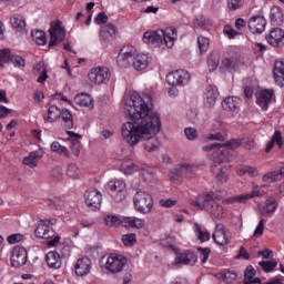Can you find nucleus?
I'll return each mask as SVG.
<instances>
[{
	"label": "nucleus",
	"mask_w": 284,
	"mask_h": 284,
	"mask_svg": "<svg viewBox=\"0 0 284 284\" xmlns=\"http://www.w3.org/2000/svg\"><path fill=\"white\" fill-rule=\"evenodd\" d=\"M124 112L132 122H125L121 126L123 141L134 148L141 141H145L146 152H156L161 142L156 134L161 132V115L152 111V97L132 92L124 98Z\"/></svg>",
	"instance_id": "obj_1"
},
{
	"label": "nucleus",
	"mask_w": 284,
	"mask_h": 284,
	"mask_svg": "<svg viewBox=\"0 0 284 284\" xmlns=\"http://www.w3.org/2000/svg\"><path fill=\"white\" fill-rule=\"evenodd\" d=\"M179 37V31L175 28H166L165 30L146 31L143 36V42L153 48H173L174 42Z\"/></svg>",
	"instance_id": "obj_2"
},
{
	"label": "nucleus",
	"mask_w": 284,
	"mask_h": 284,
	"mask_svg": "<svg viewBox=\"0 0 284 284\" xmlns=\"http://www.w3.org/2000/svg\"><path fill=\"white\" fill-rule=\"evenodd\" d=\"M221 196L214 192H210L206 194H201L196 200L191 201V205L199 207L200 210H205L213 216V219H223L225 212L223 211V206L219 205L216 201H219Z\"/></svg>",
	"instance_id": "obj_3"
},
{
	"label": "nucleus",
	"mask_w": 284,
	"mask_h": 284,
	"mask_svg": "<svg viewBox=\"0 0 284 284\" xmlns=\"http://www.w3.org/2000/svg\"><path fill=\"white\" fill-rule=\"evenodd\" d=\"M203 152H212L211 159L215 165H221V163H226L232 156V150H230L225 144L212 143L202 148Z\"/></svg>",
	"instance_id": "obj_4"
},
{
	"label": "nucleus",
	"mask_w": 284,
	"mask_h": 284,
	"mask_svg": "<svg viewBox=\"0 0 284 284\" xmlns=\"http://www.w3.org/2000/svg\"><path fill=\"white\" fill-rule=\"evenodd\" d=\"M133 205L140 214H150L154 207L152 195L145 191H136L133 196Z\"/></svg>",
	"instance_id": "obj_5"
},
{
	"label": "nucleus",
	"mask_w": 284,
	"mask_h": 284,
	"mask_svg": "<svg viewBox=\"0 0 284 284\" xmlns=\"http://www.w3.org/2000/svg\"><path fill=\"white\" fill-rule=\"evenodd\" d=\"M196 172H199V165L196 164H190V163H182L173 171L170 172V179L171 181H176V179H194L196 175Z\"/></svg>",
	"instance_id": "obj_6"
},
{
	"label": "nucleus",
	"mask_w": 284,
	"mask_h": 284,
	"mask_svg": "<svg viewBox=\"0 0 284 284\" xmlns=\"http://www.w3.org/2000/svg\"><path fill=\"white\" fill-rule=\"evenodd\" d=\"M128 265V258L121 254L111 253L108 255L106 261L104 263L105 270L111 272V274H119V272H123V267Z\"/></svg>",
	"instance_id": "obj_7"
},
{
	"label": "nucleus",
	"mask_w": 284,
	"mask_h": 284,
	"mask_svg": "<svg viewBox=\"0 0 284 284\" xmlns=\"http://www.w3.org/2000/svg\"><path fill=\"white\" fill-rule=\"evenodd\" d=\"M191 80L192 75L190 72L183 69L172 71L166 75V83L169 85H178V88H185Z\"/></svg>",
	"instance_id": "obj_8"
},
{
	"label": "nucleus",
	"mask_w": 284,
	"mask_h": 284,
	"mask_svg": "<svg viewBox=\"0 0 284 284\" xmlns=\"http://www.w3.org/2000/svg\"><path fill=\"white\" fill-rule=\"evenodd\" d=\"M106 189L114 199L115 203L125 201V182H123V180H112L108 182Z\"/></svg>",
	"instance_id": "obj_9"
},
{
	"label": "nucleus",
	"mask_w": 284,
	"mask_h": 284,
	"mask_svg": "<svg viewBox=\"0 0 284 284\" xmlns=\"http://www.w3.org/2000/svg\"><path fill=\"white\" fill-rule=\"evenodd\" d=\"M89 81L91 83H95V85H103V83H108L110 81V69L106 67H98L90 70Z\"/></svg>",
	"instance_id": "obj_10"
},
{
	"label": "nucleus",
	"mask_w": 284,
	"mask_h": 284,
	"mask_svg": "<svg viewBox=\"0 0 284 284\" xmlns=\"http://www.w3.org/2000/svg\"><path fill=\"white\" fill-rule=\"evenodd\" d=\"M50 33V42L49 48H54V45H59L61 41L65 39V29L61 27V22H51V27L49 29Z\"/></svg>",
	"instance_id": "obj_11"
},
{
	"label": "nucleus",
	"mask_w": 284,
	"mask_h": 284,
	"mask_svg": "<svg viewBox=\"0 0 284 284\" xmlns=\"http://www.w3.org/2000/svg\"><path fill=\"white\" fill-rule=\"evenodd\" d=\"M50 225H57V220H44L42 221L34 231L38 239H53L54 229Z\"/></svg>",
	"instance_id": "obj_12"
},
{
	"label": "nucleus",
	"mask_w": 284,
	"mask_h": 284,
	"mask_svg": "<svg viewBox=\"0 0 284 284\" xmlns=\"http://www.w3.org/2000/svg\"><path fill=\"white\" fill-rule=\"evenodd\" d=\"M247 26L252 34H263V32H265V28H267V20L261 14L252 16Z\"/></svg>",
	"instance_id": "obj_13"
},
{
	"label": "nucleus",
	"mask_w": 284,
	"mask_h": 284,
	"mask_svg": "<svg viewBox=\"0 0 284 284\" xmlns=\"http://www.w3.org/2000/svg\"><path fill=\"white\" fill-rule=\"evenodd\" d=\"M273 99H274L273 89H264L256 93V103L260 108H262L263 112H266Z\"/></svg>",
	"instance_id": "obj_14"
},
{
	"label": "nucleus",
	"mask_w": 284,
	"mask_h": 284,
	"mask_svg": "<svg viewBox=\"0 0 284 284\" xmlns=\"http://www.w3.org/2000/svg\"><path fill=\"white\" fill-rule=\"evenodd\" d=\"M28 263V251L26 247L16 246L11 255V265L13 267H21Z\"/></svg>",
	"instance_id": "obj_15"
},
{
	"label": "nucleus",
	"mask_w": 284,
	"mask_h": 284,
	"mask_svg": "<svg viewBox=\"0 0 284 284\" xmlns=\"http://www.w3.org/2000/svg\"><path fill=\"white\" fill-rule=\"evenodd\" d=\"M84 199L88 207H91L92 210H99V207H101L102 195L98 190H88L84 194Z\"/></svg>",
	"instance_id": "obj_16"
},
{
	"label": "nucleus",
	"mask_w": 284,
	"mask_h": 284,
	"mask_svg": "<svg viewBox=\"0 0 284 284\" xmlns=\"http://www.w3.org/2000/svg\"><path fill=\"white\" fill-rule=\"evenodd\" d=\"M216 99H219V88L215 85H209L203 93V103L206 108H214L216 105Z\"/></svg>",
	"instance_id": "obj_17"
},
{
	"label": "nucleus",
	"mask_w": 284,
	"mask_h": 284,
	"mask_svg": "<svg viewBox=\"0 0 284 284\" xmlns=\"http://www.w3.org/2000/svg\"><path fill=\"white\" fill-rule=\"evenodd\" d=\"M266 41L273 48H281L284 45V31L281 28H274L266 34Z\"/></svg>",
	"instance_id": "obj_18"
},
{
	"label": "nucleus",
	"mask_w": 284,
	"mask_h": 284,
	"mask_svg": "<svg viewBox=\"0 0 284 284\" xmlns=\"http://www.w3.org/2000/svg\"><path fill=\"white\" fill-rule=\"evenodd\" d=\"M196 261V254L189 251L186 253L179 254L171 265H173V267H181V265H194Z\"/></svg>",
	"instance_id": "obj_19"
},
{
	"label": "nucleus",
	"mask_w": 284,
	"mask_h": 284,
	"mask_svg": "<svg viewBox=\"0 0 284 284\" xmlns=\"http://www.w3.org/2000/svg\"><path fill=\"white\" fill-rule=\"evenodd\" d=\"M134 61V49L132 48H124L121 49L119 55H118V65L120 68H128L130 63Z\"/></svg>",
	"instance_id": "obj_20"
},
{
	"label": "nucleus",
	"mask_w": 284,
	"mask_h": 284,
	"mask_svg": "<svg viewBox=\"0 0 284 284\" xmlns=\"http://www.w3.org/2000/svg\"><path fill=\"white\" fill-rule=\"evenodd\" d=\"M152 61V55L150 53H139L133 55V68L141 72V70H145L150 65Z\"/></svg>",
	"instance_id": "obj_21"
},
{
	"label": "nucleus",
	"mask_w": 284,
	"mask_h": 284,
	"mask_svg": "<svg viewBox=\"0 0 284 284\" xmlns=\"http://www.w3.org/2000/svg\"><path fill=\"white\" fill-rule=\"evenodd\" d=\"M74 270L77 276H88L92 270V261L89 257H81L77 261Z\"/></svg>",
	"instance_id": "obj_22"
},
{
	"label": "nucleus",
	"mask_w": 284,
	"mask_h": 284,
	"mask_svg": "<svg viewBox=\"0 0 284 284\" xmlns=\"http://www.w3.org/2000/svg\"><path fill=\"white\" fill-rule=\"evenodd\" d=\"M212 239L216 245H220L223 247V245H227L229 240L227 235L225 234V226L223 224H216L215 231L212 235Z\"/></svg>",
	"instance_id": "obj_23"
},
{
	"label": "nucleus",
	"mask_w": 284,
	"mask_h": 284,
	"mask_svg": "<svg viewBox=\"0 0 284 284\" xmlns=\"http://www.w3.org/2000/svg\"><path fill=\"white\" fill-rule=\"evenodd\" d=\"M43 149L39 148L38 150L31 152L29 156L23 159V164L28 165V168H37L39 165V161L43 159Z\"/></svg>",
	"instance_id": "obj_24"
},
{
	"label": "nucleus",
	"mask_w": 284,
	"mask_h": 284,
	"mask_svg": "<svg viewBox=\"0 0 284 284\" xmlns=\"http://www.w3.org/2000/svg\"><path fill=\"white\" fill-rule=\"evenodd\" d=\"M222 108L226 112H236L241 108V98L227 97L222 101Z\"/></svg>",
	"instance_id": "obj_25"
},
{
	"label": "nucleus",
	"mask_w": 284,
	"mask_h": 284,
	"mask_svg": "<svg viewBox=\"0 0 284 284\" xmlns=\"http://www.w3.org/2000/svg\"><path fill=\"white\" fill-rule=\"evenodd\" d=\"M122 226L126 227L128 230H130V227L141 230L145 227V220L134 216L123 217Z\"/></svg>",
	"instance_id": "obj_26"
},
{
	"label": "nucleus",
	"mask_w": 284,
	"mask_h": 284,
	"mask_svg": "<svg viewBox=\"0 0 284 284\" xmlns=\"http://www.w3.org/2000/svg\"><path fill=\"white\" fill-rule=\"evenodd\" d=\"M277 209L278 202H276V199H267L264 205L262 206L260 214L262 216H272V214H274V212H276Z\"/></svg>",
	"instance_id": "obj_27"
},
{
	"label": "nucleus",
	"mask_w": 284,
	"mask_h": 284,
	"mask_svg": "<svg viewBox=\"0 0 284 284\" xmlns=\"http://www.w3.org/2000/svg\"><path fill=\"white\" fill-rule=\"evenodd\" d=\"M273 74L275 79V83L277 85L283 87L284 85V61H275L274 68H273Z\"/></svg>",
	"instance_id": "obj_28"
},
{
	"label": "nucleus",
	"mask_w": 284,
	"mask_h": 284,
	"mask_svg": "<svg viewBox=\"0 0 284 284\" xmlns=\"http://www.w3.org/2000/svg\"><path fill=\"white\" fill-rule=\"evenodd\" d=\"M100 37L103 41H112L116 37V27L113 23H106L102 27Z\"/></svg>",
	"instance_id": "obj_29"
},
{
	"label": "nucleus",
	"mask_w": 284,
	"mask_h": 284,
	"mask_svg": "<svg viewBox=\"0 0 284 284\" xmlns=\"http://www.w3.org/2000/svg\"><path fill=\"white\" fill-rule=\"evenodd\" d=\"M214 276L215 278H217V281H224V283H227V284L234 283V281H236V278L239 277L236 272L230 271V270H223L216 273Z\"/></svg>",
	"instance_id": "obj_30"
},
{
	"label": "nucleus",
	"mask_w": 284,
	"mask_h": 284,
	"mask_svg": "<svg viewBox=\"0 0 284 284\" xmlns=\"http://www.w3.org/2000/svg\"><path fill=\"white\" fill-rule=\"evenodd\" d=\"M284 179V166H282L278 171H272L263 175L262 181L264 183H274L276 181H281Z\"/></svg>",
	"instance_id": "obj_31"
},
{
	"label": "nucleus",
	"mask_w": 284,
	"mask_h": 284,
	"mask_svg": "<svg viewBox=\"0 0 284 284\" xmlns=\"http://www.w3.org/2000/svg\"><path fill=\"white\" fill-rule=\"evenodd\" d=\"M47 263L52 270H59L61 267V255L54 251L49 252L47 254Z\"/></svg>",
	"instance_id": "obj_32"
},
{
	"label": "nucleus",
	"mask_w": 284,
	"mask_h": 284,
	"mask_svg": "<svg viewBox=\"0 0 284 284\" xmlns=\"http://www.w3.org/2000/svg\"><path fill=\"white\" fill-rule=\"evenodd\" d=\"M60 116L63 128H67V130H72L74 128V118L72 116V112H70V110H62Z\"/></svg>",
	"instance_id": "obj_33"
},
{
	"label": "nucleus",
	"mask_w": 284,
	"mask_h": 284,
	"mask_svg": "<svg viewBox=\"0 0 284 284\" xmlns=\"http://www.w3.org/2000/svg\"><path fill=\"white\" fill-rule=\"evenodd\" d=\"M212 172L215 174L219 183H227V166L213 165Z\"/></svg>",
	"instance_id": "obj_34"
},
{
	"label": "nucleus",
	"mask_w": 284,
	"mask_h": 284,
	"mask_svg": "<svg viewBox=\"0 0 284 284\" xmlns=\"http://www.w3.org/2000/svg\"><path fill=\"white\" fill-rule=\"evenodd\" d=\"M34 74H38V83H45L48 79V69L45 68V63L39 62L33 67Z\"/></svg>",
	"instance_id": "obj_35"
},
{
	"label": "nucleus",
	"mask_w": 284,
	"mask_h": 284,
	"mask_svg": "<svg viewBox=\"0 0 284 284\" xmlns=\"http://www.w3.org/2000/svg\"><path fill=\"white\" fill-rule=\"evenodd\" d=\"M271 22L273 26H283L284 14L280 7H273L271 9Z\"/></svg>",
	"instance_id": "obj_36"
},
{
	"label": "nucleus",
	"mask_w": 284,
	"mask_h": 284,
	"mask_svg": "<svg viewBox=\"0 0 284 284\" xmlns=\"http://www.w3.org/2000/svg\"><path fill=\"white\" fill-rule=\"evenodd\" d=\"M74 101L78 105H81L82 108H94V103L90 94L80 93L75 95Z\"/></svg>",
	"instance_id": "obj_37"
},
{
	"label": "nucleus",
	"mask_w": 284,
	"mask_h": 284,
	"mask_svg": "<svg viewBox=\"0 0 284 284\" xmlns=\"http://www.w3.org/2000/svg\"><path fill=\"white\" fill-rule=\"evenodd\" d=\"M10 23L14 30H18V32H21V30H26V19H23V16L14 14L10 19Z\"/></svg>",
	"instance_id": "obj_38"
},
{
	"label": "nucleus",
	"mask_w": 284,
	"mask_h": 284,
	"mask_svg": "<svg viewBox=\"0 0 284 284\" xmlns=\"http://www.w3.org/2000/svg\"><path fill=\"white\" fill-rule=\"evenodd\" d=\"M274 143L278 145V148H283V138L281 136V131H275L274 135L272 136V141L268 142L265 152H272L274 148Z\"/></svg>",
	"instance_id": "obj_39"
},
{
	"label": "nucleus",
	"mask_w": 284,
	"mask_h": 284,
	"mask_svg": "<svg viewBox=\"0 0 284 284\" xmlns=\"http://www.w3.org/2000/svg\"><path fill=\"white\" fill-rule=\"evenodd\" d=\"M140 174L146 183H154V181H156V174L152 169L141 168Z\"/></svg>",
	"instance_id": "obj_40"
},
{
	"label": "nucleus",
	"mask_w": 284,
	"mask_h": 284,
	"mask_svg": "<svg viewBox=\"0 0 284 284\" xmlns=\"http://www.w3.org/2000/svg\"><path fill=\"white\" fill-rule=\"evenodd\" d=\"M50 150L51 152H57V154H61L62 156H70L68 148L61 145L58 141L51 143Z\"/></svg>",
	"instance_id": "obj_41"
},
{
	"label": "nucleus",
	"mask_w": 284,
	"mask_h": 284,
	"mask_svg": "<svg viewBox=\"0 0 284 284\" xmlns=\"http://www.w3.org/2000/svg\"><path fill=\"white\" fill-rule=\"evenodd\" d=\"M252 199L251 193H243L233 197H229L225 200V203L232 204V203H247Z\"/></svg>",
	"instance_id": "obj_42"
},
{
	"label": "nucleus",
	"mask_w": 284,
	"mask_h": 284,
	"mask_svg": "<svg viewBox=\"0 0 284 284\" xmlns=\"http://www.w3.org/2000/svg\"><path fill=\"white\" fill-rule=\"evenodd\" d=\"M139 166L134 165V162L132 160L124 161L121 165V172L124 174H134V172L139 171Z\"/></svg>",
	"instance_id": "obj_43"
},
{
	"label": "nucleus",
	"mask_w": 284,
	"mask_h": 284,
	"mask_svg": "<svg viewBox=\"0 0 284 284\" xmlns=\"http://www.w3.org/2000/svg\"><path fill=\"white\" fill-rule=\"evenodd\" d=\"M194 28H200L201 30H210L212 28V21L205 19L204 17L196 18L193 23Z\"/></svg>",
	"instance_id": "obj_44"
},
{
	"label": "nucleus",
	"mask_w": 284,
	"mask_h": 284,
	"mask_svg": "<svg viewBox=\"0 0 284 284\" xmlns=\"http://www.w3.org/2000/svg\"><path fill=\"white\" fill-rule=\"evenodd\" d=\"M220 62H221V55H219V53L216 52L211 53V55L207 59V65H209L210 72H214V70L219 68Z\"/></svg>",
	"instance_id": "obj_45"
},
{
	"label": "nucleus",
	"mask_w": 284,
	"mask_h": 284,
	"mask_svg": "<svg viewBox=\"0 0 284 284\" xmlns=\"http://www.w3.org/2000/svg\"><path fill=\"white\" fill-rule=\"evenodd\" d=\"M104 223H105L106 227H119V225H123V219L121 220L116 215H108L104 219Z\"/></svg>",
	"instance_id": "obj_46"
},
{
	"label": "nucleus",
	"mask_w": 284,
	"mask_h": 284,
	"mask_svg": "<svg viewBox=\"0 0 284 284\" xmlns=\"http://www.w3.org/2000/svg\"><path fill=\"white\" fill-rule=\"evenodd\" d=\"M254 276H256V271L254 270V266L248 265V266L246 267L245 273H244V278H245V281H247L248 283H261V280L254 278Z\"/></svg>",
	"instance_id": "obj_47"
},
{
	"label": "nucleus",
	"mask_w": 284,
	"mask_h": 284,
	"mask_svg": "<svg viewBox=\"0 0 284 284\" xmlns=\"http://www.w3.org/2000/svg\"><path fill=\"white\" fill-rule=\"evenodd\" d=\"M258 265L263 270V272L267 274L270 272H274L276 265H278V262H276V260L262 261L258 263Z\"/></svg>",
	"instance_id": "obj_48"
},
{
	"label": "nucleus",
	"mask_w": 284,
	"mask_h": 284,
	"mask_svg": "<svg viewBox=\"0 0 284 284\" xmlns=\"http://www.w3.org/2000/svg\"><path fill=\"white\" fill-rule=\"evenodd\" d=\"M31 37L38 45H45V32L44 31L33 30L31 32Z\"/></svg>",
	"instance_id": "obj_49"
},
{
	"label": "nucleus",
	"mask_w": 284,
	"mask_h": 284,
	"mask_svg": "<svg viewBox=\"0 0 284 284\" xmlns=\"http://www.w3.org/2000/svg\"><path fill=\"white\" fill-rule=\"evenodd\" d=\"M61 109L58 108L57 105H51L48 109V121H50L51 123L53 121H57V119H59L61 116Z\"/></svg>",
	"instance_id": "obj_50"
},
{
	"label": "nucleus",
	"mask_w": 284,
	"mask_h": 284,
	"mask_svg": "<svg viewBox=\"0 0 284 284\" xmlns=\"http://www.w3.org/2000/svg\"><path fill=\"white\" fill-rule=\"evenodd\" d=\"M12 61V52L10 49L0 50V68H3L4 63H11Z\"/></svg>",
	"instance_id": "obj_51"
},
{
	"label": "nucleus",
	"mask_w": 284,
	"mask_h": 284,
	"mask_svg": "<svg viewBox=\"0 0 284 284\" xmlns=\"http://www.w3.org/2000/svg\"><path fill=\"white\" fill-rule=\"evenodd\" d=\"M197 47H199L200 54H205V52L210 50V39L205 37H199Z\"/></svg>",
	"instance_id": "obj_52"
},
{
	"label": "nucleus",
	"mask_w": 284,
	"mask_h": 284,
	"mask_svg": "<svg viewBox=\"0 0 284 284\" xmlns=\"http://www.w3.org/2000/svg\"><path fill=\"white\" fill-rule=\"evenodd\" d=\"M237 174L240 176H245V174H248V176H256L258 174V169L254 166H244L237 172Z\"/></svg>",
	"instance_id": "obj_53"
},
{
	"label": "nucleus",
	"mask_w": 284,
	"mask_h": 284,
	"mask_svg": "<svg viewBox=\"0 0 284 284\" xmlns=\"http://www.w3.org/2000/svg\"><path fill=\"white\" fill-rule=\"evenodd\" d=\"M122 243L126 247H132L136 243V234L130 233L122 236Z\"/></svg>",
	"instance_id": "obj_54"
},
{
	"label": "nucleus",
	"mask_w": 284,
	"mask_h": 284,
	"mask_svg": "<svg viewBox=\"0 0 284 284\" xmlns=\"http://www.w3.org/2000/svg\"><path fill=\"white\" fill-rule=\"evenodd\" d=\"M263 187H265V185L258 186V184H253V190L250 193L251 194V199L254 197H261V196H265L267 194V192H265V190H263Z\"/></svg>",
	"instance_id": "obj_55"
},
{
	"label": "nucleus",
	"mask_w": 284,
	"mask_h": 284,
	"mask_svg": "<svg viewBox=\"0 0 284 284\" xmlns=\"http://www.w3.org/2000/svg\"><path fill=\"white\" fill-rule=\"evenodd\" d=\"M184 134L189 141H196L199 139V131L194 128L184 129Z\"/></svg>",
	"instance_id": "obj_56"
},
{
	"label": "nucleus",
	"mask_w": 284,
	"mask_h": 284,
	"mask_svg": "<svg viewBox=\"0 0 284 284\" xmlns=\"http://www.w3.org/2000/svg\"><path fill=\"white\" fill-rule=\"evenodd\" d=\"M224 68H229L230 70L236 68L239 65V59L236 58H225L222 60Z\"/></svg>",
	"instance_id": "obj_57"
},
{
	"label": "nucleus",
	"mask_w": 284,
	"mask_h": 284,
	"mask_svg": "<svg viewBox=\"0 0 284 284\" xmlns=\"http://www.w3.org/2000/svg\"><path fill=\"white\" fill-rule=\"evenodd\" d=\"M11 63L14 65V68H23L26 65V60L20 55L12 54Z\"/></svg>",
	"instance_id": "obj_58"
},
{
	"label": "nucleus",
	"mask_w": 284,
	"mask_h": 284,
	"mask_svg": "<svg viewBox=\"0 0 284 284\" xmlns=\"http://www.w3.org/2000/svg\"><path fill=\"white\" fill-rule=\"evenodd\" d=\"M67 174L71 179H79V166L77 164H69Z\"/></svg>",
	"instance_id": "obj_59"
},
{
	"label": "nucleus",
	"mask_w": 284,
	"mask_h": 284,
	"mask_svg": "<svg viewBox=\"0 0 284 284\" xmlns=\"http://www.w3.org/2000/svg\"><path fill=\"white\" fill-rule=\"evenodd\" d=\"M229 10H240L243 8V0H227Z\"/></svg>",
	"instance_id": "obj_60"
},
{
	"label": "nucleus",
	"mask_w": 284,
	"mask_h": 284,
	"mask_svg": "<svg viewBox=\"0 0 284 284\" xmlns=\"http://www.w3.org/2000/svg\"><path fill=\"white\" fill-rule=\"evenodd\" d=\"M264 229H265V220H261L253 233V236H255V239H260V236H263Z\"/></svg>",
	"instance_id": "obj_61"
},
{
	"label": "nucleus",
	"mask_w": 284,
	"mask_h": 284,
	"mask_svg": "<svg viewBox=\"0 0 284 284\" xmlns=\"http://www.w3.org/2000/svg\"><path fill=\"white\" fill-rule=\"evenodd\" d=\"M197 252L200 254V258L202 263H207V260L210 258V248H197Z\"/></svg>",
	"instance_id": "obj_62"
},
{
	"label": "nucleus",
	"mask_w": 284,
	"mask_h": 284,
	"mask_svg": "<svg viewBox=\"0 0 284 284\" xmlns=\"http://www.w3.org/2000/svg\"><path fill=\"white\" fill-rule=\"evenodd\" d=\"M176 200H172V199H162L160 200V205L162 207H174V205H176Z\"/></svg>",
	"instance_id": "obj_63"
},
{
	"label": "nucleus",
	"mask_w": 284,
	"mask_h": 284,
	"mask_svg": "<svg viewBox=\"0 0 284 284\" xmlns=\"http://www.w3.org/2000/svg\"><path fill=\"white\" fill-rule=\"evenodd\" d=\"M197 237L200 239V241L202 243H205V241H210V232L199 229L197 230Z\"/></svg>",
	"instance_id": "obj_64"
}]
</instances>
